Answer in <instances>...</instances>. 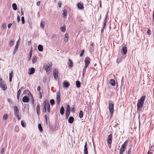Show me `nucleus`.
Instances as JSON below:
<instances>
[{"label":"nucleus","instance_id":"5701e85b","mask_svg":"<svg viewBox=\"0 0 154 154\" xmlns=\"http://www.w3.org/2000/svg\"><path fill=\"white\" fill-rule=\"evenodd\" d=\"M74 120V118L72 116H70L68 122L69 123L71 124L73 122Z\"/></svg>","mask_w":154,"mask_h":154},{"label":"nucleus","instance_id":"412c9836","mask_svg":"<svg viewBox=\"0 0 154 154\" xmlns=\"http://www.w3.org/2000/svg\"><path fill=\"white\" fill-rule=\"evenodd\" d=\"M65 37L64 40L66 42H67L69 39V34L66 32L65 34Z\"/></svg>","mask_w":154,"mask_h":154},{"label":"nucleus","instance_id":"dca6fc26","mask_svg":"<svg viewBox=\"0 0 154 154\" xmlns=\"http://www.w3.org/2000/svg\"><path fill=\"white\" fill-rule=\"evenodd\" d=\"M122 53H123V55L126 54L127 53V48L125 47H123L122 50Z\"/></svg>","mask_w":154,"mask_h":154},{"label":"nucleus","instance_id":"6e6552de","mask_svg":"<svg viewBox=\"0 0 154 154\" xmlns=\"http://www.w3.org/2000/svg\"><path fill=\"white\" fill-rule=\"evenodd\" d=\"M60 92H58L57 93V102L58 105L60 104Z\"/></svg>","mask_w":154,"mask_h":154},{"label":"nucleus","instance_id":"aec40b11","mask_svg":"<svg viewBox=\"0 0 154 154\" xmlns=\"http://www.w3.org/2000/svg\"><path fill=\"white\" fill-rule=\"evenodd\" d=\"M36 112L38 115L39 116L40 112V107L39 105H38L36 106Z\"/></svg>","mask_w":154,"mask_h":154},{"label":"nucleus","instance_id":"5fc2aeb1","mask_svg":"<svg viewBox=\"0 0 154 154\" xmlns=\"http://www.w3.org/2000/svg\"><path fill=\"white\" fill-rule=\"evenodd\" d=\"M147 33L148 35H150L151 34V30L149 29H148L147 31Z\"/></svg>","mask_w":154,"mask_h":154},{"label":"nucleus","instance_id":"0e129e2a","mask_svg":"<svg viewBox=\"0 0 154 154\" xmlns=\"http://www.w3.org/2000/svg\"><path fill=\"white\" fill-rule=\"evenodd\" d=\"M131 148H130L128 151V153H131Z\"/></svg>","mask_w":154,"mask_h":154},{"label":"nucleus","instance_id":"13d9d810","mask_svg":"<svg viewBox=\"0 0 154 154\" xmlns=\"http://www.w3.org/2000/svg\"><path fill=\"white\" fill-rule=\"evenodd\" d=\"M40 3L41 2L40 1H38L37 2L36 5L37 6H39L40 5Z\"/></svg>","mask_w":154,"mask_h":154},{"label":"nucleus","instance_id":"2eb2a0df","mask_svg":"<svg viewBox=\"0 0 154 154\" xmlns=\"http://www.w3.org/2000/svg\"><path fill=\"white\" fill-rule=\"evenodd\" d=\"M68 61L69 62V63H68V67L69 69H71L73 66V63L71 59H69Z\"/></svg>","mask_w":154,"mask_h":154},{"label":"nucleus","instance_id":"ddd939ff","mask_svg":"<svg viewBox=\"0 0 154 154\" xmlns=\"http://www.w3.org/2000/svg\"><path fill=\"white\" fill-rule=\"evenodd\" d=\"M84 154H88L87 144L86 142H85L84 146Z\"/></svg>","mask_w":154,"mask_h":154},{"label":"nucleus","instance_id":"ea45409f","mask_svg":"<svg viewBox=\"0 0 154 154\" xmlns=\"http://www.w3.org/2000/svg\"><path fill=\"white\" fill-rule=\"evenodd\" d=\"M14 43V41L13 40H10L9 45L11 46H12Z\"/></svg>","mask_w":154,"mask_h":154},{"label":"nucleus","instance_id":"3c124183","mask_svg":"<svg viewBox=\"0 0 154 154\" xmlns=\"http://www.w3.org/2000/svg\"><path fill=\"white\" fill-rule=\"evenodd\" d=\"M108 18V14L107 13L106 15L105 18V20H104V21H107L106 20H107V19Z\"/></svg>","mask_w":154,"mask_h":154},{"label":"nucleus","instance_id":"6ab92c4d","mask_svg":"<svg viewBox=\"0 0 154 154\" xmlns=\"http://www.w3.org/2000/svg\"><path fill=\"white\" fill-rule=\"evenodd\" d=\"M128 143V140H127L121 146V148H122L123 149H125Z\"/></svg>","mask_w":154,"mask_h":154},{"label":"nucleus","instance_id":"09e8293b","mask_svg":"<svg viewBox=\"0 0 154 154\" xmlns=\"http://www.w3.org/2000/svg\"><path fill=\"white\" fill-rule=\"evenodd\" d=\"M106 23H107V21H104L103 24V27L102 28H103V29H104V28L105 27V26L106 25Z\"/></svg>","mask_w":154,"mask_h":154},{"label":"nucleus","instance_id":"cd10ccee","mask_svg":"<svg viewBox=\"0 0 154 154\" xmlns=\"http://www.w3.org/2000/svg\"><path fill=\"white\" fill-rule=\"evenodd\" d=\"M12 7L13 9L14 10H17V5H16V4H15V3H13L12 4Z\"/></svg>","mask_w":154,"mask_h":154},{"label":"nucleus","instance_id":"39448f33","mask_svg":"<svg viewBox=\"0 0 154 154\" xmlns=\"http://www.w3.org/2000/svg\"><path fill=\"white\" fill-rule=\"evenodd\" d=\"M14 114L15 116L17 118L18 120H20L21 118L18 115L19 110L17 106H14Z\"/></svg>","mask_w":154,"mask_h":154},{"label":"nucleus","instance_id":"20e7f679","mask_svg":"<svg viewBox=\"0 0 154 154\" xmlns=\"http://www.w3.org/2000/svg\"><path fill=\"white\" fill-rule=\"evenodd\" d=\"M0 87L3 91H5L7 89L6 85L5 84L4 81H3L1 78H0Z\"/></svg>","mask_w":154,"mask_h":154},{"label":"nucleus","instance_id":"4468645a","mask_svg":"<svg viewBox=\"0 0 154 154\" xmlns=\"http://www.w3.org/2000/svg\"><path fill=\"white\" fill-rule=\"evenodd\" d=\"M29 100V98L26 96H24L22 98V101L24 103H27Z\"/></svg>","mask_w":154,"mask_h":154},{"label":"nucleus","instance_id":"79ce46f5","mask_svg":"<svg viewBox=\"0 0 154 154\" xmlns=\"http://www.w3.org/2000/svg\"><path fill=\"white\" fill-rule=\"evenodd\" d=\"M44 108L43 109L42 112H46V104L45 105L44 104Z\"/></svg>","mask_w":154,"mask_h":154},{"label":"nucleus","instance_id":"f03ea898","mask_svg":"<svg viewBox=\"0 0 154 154\" xmlns=\"http://www.w3.org/2000/svg\"><path fill=\"white\" fill-rule=\"evenodd\" d=\"M52 63L51 62H48L47 64H45L44 65L43 67L45 69L47 72H49L51 68Z\"/></svg>","mask_w":154,"mask_h":154},{"label":"nucleus","instance_id":"7c9ffc66","mask_svg":"<svg viewBox=\"0 0 154 154\" xmlns=\"http://www.w3.org/2000/svg\"><path fill=\"white\" fill-rule=\"evenodd\" d=\"M67 13V11L66 10L64 9L63 10V15L65 16V17H66V16Z\"/></svg>","mask_w":154,"mask_h":154},{"label":"nucleus","instance_id":"c9c22d12","mask_svg":"<svg viewBox=\"0 0 154 154\" xmlns=\"http://www.w3.org/2000/svg\"><path fill=\"white\" fill-rule=\"evenodd\" d=\"M83 116V114L82 111V110L80 111L79 113V117L80 118H82Z\"/></svg>","mask_w":154,"mask_h":154},{"label":"nucleus","instance_id":"bf43d9fd","mask_svg":"<svg viewBox=\"0 0 154 154\" xmlns=\"http://www.w3.org/2000/svg\"><path fill=\"white\" fill-rule=\"evenodd\" d=\"M12 25V23H11L8 24V28H10L11 27V26Z\"/></svg>","mask_w":154,"mask_h":154},{"label":"nucleus","instance_id":"774afa93","mask_svg":"<svg viewBox=\"0 0 154 154\" xmlns=\"http://www.w3.org/2000/svg\"><path fill=\"white\" fill-rule=\"evenodd\" d=\"M21 15H23V9H22V8H21Z\"/></svg>","mask_w":154,"mask_h":154},{"label":"nucleus","instance_id":"f257e3e1","mask_svg":"<svg viewBox=\"0 0 154 154\" xmlns=\"http://www.w3.org/2000/svg\"><path fill=\"white\" fill-rule=\"evenodd\" d=\"M145 98L146 96H143L140 98L138 102L137 103V109L138 110H139L140 108L143 106Z\"/></svg>","mask_w":154,"mask_h":154},{"label":"nucleus","instance_id":"7ed1b4c3","mask_svg":"<svg viewBox=\"0 0 154 154\" xmlns=\"http://www.w3.org/2000/svg\"><path fill=\"white\" fill-rule=\"evenodd\" d=\"M109 108L111 114H113L114 110V103H112V101L109 100Z\"/></svg>","mask_w":154,"mask_h":154},{"label":"nucleus","instance_id":"4d7b16f0","mask_svg":"<svg viewBox=\"0 0 154 154\" xmlns=\"http://www.w3.org/2000/svg\"><path fill=\"white\" fill-rule=\"evenodd\" d=\"M62 5V3L60 2H59L58 3V6L60 8L61 7V5Z\"/></svg>","mask_w":154,"mask_h":154},{"label":"nucleus","instance_id":"0eeeda50","mask_svg":"<svg viewBox=\"0 0 154 154\" xmlns=\"http://www.w3.org/2000/svg\"><path fill=\"white\" fill-rule=\"evenodd\" d=\"M53 75L55 79H56L58 77V70L55 69L53 70Z\"/></svg>","mask_w":154,"mask_h":154},{"label":"nucleus","instance_id":"69168bd1","mask_svg":"<svg viewBox=\"0 0 154 154\" xmlns=\"http://www.w3.org/2000/svg\"><path fill=\"white\" fill-rule=\"evenodd\" d=\"M27 44L28 46H30L31 44V41H28Z\"/></svg>","mask_w":154,"mask_h":154},{"label":"nucleus","instance_id":"58836bf2","mask_svg":"<svg viewBox=\"0 0 154 154\" xmlns=\"http://www.w3.org/2000/svg\"><path fill=\"white\" fill-rule=\"evenodd\" d=\"M50 103L51 105L53 106L55 104V101L53 99H51L50 100Z\"/></svg>","mask_w":154,"mask_h":154},{"label":"nucleus","instance_id":"9b49d317","mask_svg":"<svg viewBox=\"0 0 154 154\" xmlns=\"http://www.w3.org/2000/svg\"><path fill=\"white\" fill-rule=\"evenodd\" d=\"M35 71V69L33 67H32L29 69L28 71V74L32 75L33 74Z\"/></svg>","mask_w":154,"mask_h":154},{"label":"nucleus","instance_id":"f8f14e48","mask_svg":"<svg viewBox=\"0 0 154 154\" xmlns=\"http://www.w3.org/2000/svg\"><path fill=\"white\" fill-rule=\"evenodd\" d=\"M112 135L110 134L108 136L107 138V142L110 145L112 143Z\"/></svg>","mask_w":154,"mask_h":154},{"label":"nucleus","instance_id":"a19ab883","mask_svg":"<svg viewBox=\"0 0 154 154\" xmlns=\"http://www.w3.org/2000/svg\"><path fill=\"white\" fill-rule=\"evenodd\" d=\"M6 27V25L5 23H3L1 27V29L2 30H4Z\"/></svg>","mask_w":154,"mask_h":154},{"label":"nucleus","instance_id":"a18cd8bd","mask_svg":"<svg viewBox=\"0 0 154 154\" xmlns=\"http://www.w3.org/2000/svg\"><path fill=\"white\" fill-rule=\"evenodd\" d=\"M23 87H21V88L17 92V95H20L21 92V89L23 88Z\"/></svg>","mask_w":154,"mask_h":154},{"label":"nucleus","instance_id":"72a5a7b5","mask_svg":"<svg viewBox=\"0 0 154 154\" xmlns=\"http://www.w3.org/2000/svg\"><path fill=\"white\" fill-rule=\"evenodd\" d=\"M38 128L40 131H42L43 129L41 124H39L38 125Z\"/></svg>","mask_w":154,"mask_h":154},{"label":"nucleus","instance_id":"2f4dec72","mask_svg":"<svg viewBox=\"0 0 154 154\" xmlns=\"http://www.w3.org/2000/svg\"><path fill=\"white\" fill-rule=\"evenodd\" d=\"M8 118V115L7 114H5L3 115V120H6Z\"/></svg>","mask_w":154,"mask_h":154},{"label":"nucleus","instance_id":"a878e982","mask_svg":"<svg viewBox=\"0 0 154 154\" xmlns=\"http://www.w3.org/2000/svg\"><path fill=\"white\" fill-rule=\"evenodd\" d=\"M23 93L26 95H28L29 96L30 95V94H31L30 91L28 90H25L23 92Z\"/></svg>","mask_w":154,"mask_h":154},{"label":"nucleus","instance_id":"1a4fd4ad","mask_svg":"<svg viewBox=\"0 0 154 154\" xmlns=\"http://www.w3.org/2000/svg\"><path fill=\"white\" fill-rule=\"evenodd\" d=\"M19 41V40H18V41H17L16 44V45L15 47V48H14V50L13 51V54H15V53H16L17 51V50H18V47L19 46V44L18 43Z\"/></svg>","mask_w":154,"mask_h":154},{"label":"nucleus","instance_id":"49530a36","mask_svg":"<svg viewBox=\"0 0 154 154\" xmlns=\"http://www.w3.org/2000/svg\"><path fill=\"white\" fill-rule=\"evenodd\" d=\"M84 50H82V51L81 52V54H80V57H82L83 55L84 54Z\"/></svg>","mask_w":154,"mask_h":154},{"label":"nucleus","instance_id":"a211bd4d","mask_svg":"<svg viewBox=\"0 0 154 154\" xmlns=\"http://www.w3.org/2000/svg\"><path fill=\"white\" fill-rule=\"evenodd\" d=\"M78 8L79 9H82L84 8L83 4L79 3L78 4Z\"/></svg>","mask_w":154,"mask_h":154},{"label":"nucleus","instance_id":"de8ad7c7","mask_svg":"<svg viewBox=\"0 0 154 154\" xmlns=\"http://www.w3.org/2000/svg\"><path fill=\"white\" fill-rule=\"evenodd\" d=\"M13 75V71L12 70L11 72L9 73V77L12 78Z\"/></svg>","mask_w":154,"mask_h":154},{"label":"nucleus","instance_id":"4c0bfd02","mask_svg":"<svg viewBox=\"0 0 154 154\" xmlns=\"http://www.w3.org/2000/svg\"><path fill=\"white\" fill-rule=\"evenodd\" d=\"M32 49H31V50L29 52V60L31 59V56H32Z\"/></svg>","mask_w":154,"mask_h":154},{"label":"nucleus","instance_id":"c85d7f7f","mask_svg":"<svg viewBox=\"0 0 154 154\" xmlns=\"http://www.w3.org/2000/svg\"><path fill=\"white\" fill-rule=\"evenodd\" d=\"M76 84L77 87L78 88H79L81 86V82L79 81H76Z\"/></svg>","mask_w":154,"mask_h":154},{"label":"nucleus","instance_id":"e2e57ef3","mask_svg":"<svg viewBox=\"0 0 154 154\" xmlns=\"http://www.w3.org/2000/svg\"><path fill=\"white\" fill-rule=\"evenodd\" d=\"M41 88L39 86H38L37 88V90L38 92L40 91Z\"/></svg>","mask_w":154,"mask_h":154},{"label":"nucleus","instance_id":"b1692460","mask_svg":"<svg viewBox=\"0 0 154 154\" xmlns=\"http://www.w3.org/2000/svg\"><path fill=\"white\" fill-rule=\"evenodd\" d=\"M110 83L112 85L114 86L115 85V81L113 79H111L110 80Z\"/></svg>","mask_w":154,"mask_h":154},{"label":"nucleus","instance_id":"6e6d98bb","mask_svg":"<svg viewBox=\"0 0 154 154\" xmlns=\"http://www.w3.org/2000/svg\"><path fill=\"white\" fill-rule=\"evenodd\" d=\"M69 114L66 113V118L67 119L69 116Z\"/></svg>","mask_w":154,"mask_h":154},{"label":"nucleus","instance_id":"423d86ee","mask_svg":"<svg viewBox=\"0 0 154 154\" xmlns=\"http://www.w3.org/2000/svg\"><path fill=\"white\" fill-rule=\"evenodd\" d=\"M43 104L45 105L46 104V105H47V111L49 113L50 112V105L49 102L45 100L44 101Z\"/></svg>","mask_w":154,"mask_h":154},{"label":"nucleus","instance_id":"603ef678","mask_svg":"<svg viewBox=\"0 0 154 154\" xmlns=\"http://www.w3.org/2000/svg\"><path fill=\"white\" fill-rule=\"evenodd\" d=\"M17 20L18 22H20V17L19 15H18L17 16Z\"/></svg>","mask_w":154,"mask_h":154},{"label":"nucleus","instance_id":"680f3d73","mask_svg":"<svg viewBox=\"0 0 154 154\" xmlns=\"http://www.w3.org/2000/svg\"><path fill=\"white\" fill-rule=\"evenodd\" d=\"M29 96H30V97H31V100H34L33 97L31 94H30V95H29Z\"/></svg>","mask_w":154,"mask_h":154},{"label":"nucleus","instance_id":"4be33fe9","mask_svg":"<svg viewBox=\"0 0 154 154\" xmlns=\"http://www.w3.org/2000/svg\"><path fill=\"white\" fill-rule=\"evenodd\" d=\"M70 109L69 105L67 106V109L66 112V113L70 114Z\"/></svg>","mask_w":154,"mask_h":154},{"label":"nucleus","instance_id":"c756f323","mask_svg":"<svg viewBox=\"0 0 154 154\" xmlns=\"http://www.w3.org/2000/svg\"><path fill=\"white\" fill-rule=\"evenodd\" d=\"M60 30L63 32H65L66 30V27L65 26L60 28Z\"/></svg>","mask_w":154,"mask_h":154},{"label":"nucleus","instance_id":"f704fd0d","mask_svg":"<svg viewBox=\"0 0 154 154\" xmlns=\"http://www.w3.org/2000/svg\"><path fill=\"white\" fill-rule=\"evenodd\" d=\"M125 149L121 148L119 151V154H122L123 152L125 151Z\"/></svg>","mask_w":154,"mask_h":154},{"label":"nucleus","instance_id":"338daca9","mask_svg":"<svg viewBox=\"0 0 154 154\" xmlns=\"http://www.w3.org/2000/svg\"><path fill=\"white\" fill-rule=\"evenodd\" d=\"M75 111V108L74 107H73L71 109V112H74Z\"/></svg>","mask_w":154,"mask_h":154},{"label":"nucleus","instance_id":"e433bc0d","mask_svg":"<svg viewBox=\"0 0 154 154\" xmlns=\"http://www.w3.org/2000/svg\"><path fill=\"white\" fill-rule=\"evenodd\" d=\"M37 58L35 56L33 57L32 59V61L33 63H34L36 61Z\"/></svg>","mask_w":154,"mask_h":154},{"label":"nucleus","instance_id":"8fccbe9b","mask_svg":"<svg viewBox=\"0 0 154 154\" xmlns=\"http://www.w3.org/2000/svg\"><path fill=\"white\" fill-rule=\"evenodd\" d=\"M106 23H107V21H104L103 24V27L102 28H103V29H104V28L105 27V26L106 25Z\"/></svg>","mask_w":154,"mask_h":154},{"label":"nucleus","instance_id":"37998d69","mask_svg":"<svg viewBox=\"0 0 154 154\" xmlns=\"http://www.w3.org/2000/svg\"><path fill=\"white\" fill-rule=\"evenodd\" d=\"M43 23V22L41 21L40 23V26L42 29L44 28V24Z\"/></svg>","mask_w":154,"mask_h":154},{"label":"nucleus","instance_id":"c03bdc74","mask_svg":"<svg viewBox=\"0 0 154 154\" xmlns=\"http://www.w3.org/2000/svg\"><path fill=\"white\" fill-rule=\"evenodd\" d=\"M21 21L22 22V24H24L25 23V21L24 20V17L23 16L21 17Z\"/></svg>","mask_w":154,"mask_h":154},{"label":"nucleus","instance_id":"052dcab7","mask_svg":"<svg viewBox=\"0 0 154 154\" xmlns=\"http://www.w3.org/2000/svg\"><path fill=\"white\" fill-rule=\"evenodd\" d=\"M8 101L9 102H11V103H13L12 102L11 99L10 98H8Z\"/></svg>","mask_w":154,"mask_h":154},{"label":"nucleus","instance_id":"f3484780","mask_svg":"<svg viewBox=\"0 0 154 154\" xmlns=\"http://www.w3.org/2000/svg\"><path fill=\"white\" fill-rule=\"evenodd\" d=\"M70 85V84L67 82H64L63 83V88L65 87L66 88H68Z\"/></svg>","mask_w":154,"mask_h":154},{"label":"nucleus","instance_id":"bb28decb","mask_svg":"<svg viewBox=\"0 0 154 154\" xmlns=\"http://www.w3.org/2000/svg\"><path fill=\"white\" fill-rule=\"evenodd\" d=\"M38 50L40 51H42L43 50V46L41 45H38Z\"/></svg>","mask_w":154,"mask_h":154},{"label":"nucleus","instance_id":"9d476101","mask_svg":"<svg viewBox=\"0 0 154 154\" xmlns=\"http://www.w3.org/2000/svg\"><path fill=\"white\" fill-rule=\"evenodd\" d=\"M90 58L88 57H87L85 58V61H84L85 64L88 65L90 63Z\"/></svg>","mask_w":154,"mask_h":154},{"label":"nucleus","instance_id":"864d4df0","mask_svg":"<svg viewBox=\"0 0 154 154\" xmlns=\"http://www.w3.org/2000/svg\"><path fill=\"white\" fill-rule=\"evenodd\" d=\"M5 150V148H2V149L1 151V153L3 154Z\"/></svg>","mask_w":154,"mask_h":154},{"label":"nucleus","instance_id":"473e14b6","mask_svg":"<svg viewBox=\"0 0 154 154\" xmlns=\"http://www.w3.org/2000/svg\"><path fill=\"white\" fill-rule=\"evenodd\" d=\"M26 123L24 122L23 120H22L21 121V124L23 128H25L26 127Z\"/></svg>","mask_w":154,"mask_h":154},{"label":"nucleus","instance_id":"393cba45","mask_svg":"<svg viewBox=\"0 0 154 154\" xmlns=\"http://www.w3.org/2000/svg\"><path fill=\"white\" fill-rule=\"evenodd\" d=\"M64 109L63 106H61L60 108V113L62 115H63L64 113Z\"/></svg>","mask_w":154,"mask_h":154}]
</instances>
